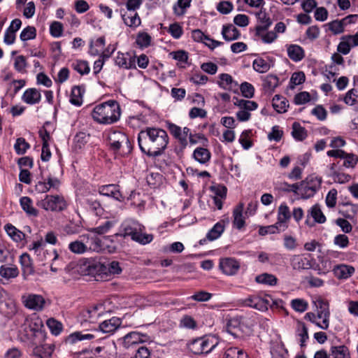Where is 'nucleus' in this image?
<instances>
[{"label": "nucleus", "instance_id": "nucleus-1", "mask_svg": "<svg viewBox=\"0 0 358 358\" xmlns=\"http://www.w3.org/2000/svg\"><path fill=\"white\" fill-rule=\"evenodd\" d=\"M169 138L166 131L157 127H146L141 130L138 142L141 151L150 157L162 155L167 147Z\"/></svg>", "mask_w": 358, "mask_h": 358}, {"label": "nucleus", "instance_id": "nucleus-2", "mask_svg": "<svg viewBox=\"0 0 358 358\" xmlns=\"http://www.w3.org/2000/svg\"><path fill=\"white\" fill-rule=\"evenodd\" d=\"M121 110L119 103L115 100L96 105L91 113L93 120L99 124H111L120 117Z\"/></svg>", "mask_w": 358, "mask_h": 358}, {"label": "nucleus", "instance_id": "nucleus-3", "mask_svg": "<svg viewBox=\"0 0 358 358\" xmlns=\"http://www.w3.org/2000/svg\"><path fill=\"white\" fill-rule=\"evenodd\" d=\"M121 229V236L124 238L129 236L131 240L142 245L149 243L153 239L152 234L143 233L144 226L135 220L125 221L122 224Z\"/></svg>", "mask_w": 358, "mask_h": 358}, {"label": "nucleus", "instance_id": "nucleus-4", "mask_svg": "<svg viewBox=\"0 0 358 358\" xmlns=\"http://www.w3.org/2000/svg\"><path fill=\"white\" fill-rule=\"evenodd\" d=\"M214 336H206L192 340L187 344L188 350L194 355L208 354L218 344Z\"/></svg>", "mask_w": 358, "mask_h": 358}, {"label": "nucleus", "instance_id": "nucleus-5", "mask_svg": "<svg viewBox=\"0 0 358 358\" xmlns=\"http://www.w3.org/2000/svg\"><path fill=\"white\" fill-rule=\"evenodd\" d=\"M103 305L97 304L83 308L77 317L78 322L83 328H87L89 324H95L103 315Z\"/></svg>", "mask_w": 358, "mask_h": 358}, {"label": "nucleus", "instance_id": "nucleus-6", "mask_svg": "<svg viewBox=\"0 0 358 358\" xmlns=\"http://www.w3.org/2000/svg\"><path fill=\"white\" fill-rule=\"evenodd\" d=\"M167 128L178 142V145L175 148V152L178 156L181 157L188 145L187 138H189L190 129L186 127L181 128L171 122H167Z\"/></svg>", "mask_w": 358, "mask_h": 358}, {"label": "nucleus", "instance_id": "nucleus-7", "mask_svg": "<svg viewBox=\"0 0 358 358\" xmlns=\"http://www.w3.org/2000/svg\"><path fill=\"white\" fill-rule=\"evenodd\" d=\"M316 308L317 319H322V324H317V326L322 329H327L329 327V303L327 299L322 297L317 298L314 301Z\"/></svg>", "mask_w": 358, "mask_h": 358}, {"label": "nucleus", "instance_id": "nucleus-8", "mask_svg": "<svg viewBox=\"0 0 358 358\" xmlns=\"http://www.w3.org/2000/svg\"><path fill=\"white\" fill-rule=\"evenodd\" d=\"M322 179L310 176L301 182V198L308 199L313 196L321 187Z\"/></svg>", "mask_w": 358, "mask_h": 358}, {"label": "nucleus", "instance_id": "nucleus-9", "mask_svg": "<svg viewBox=\"0 0 358 358\" xmlns=\"http://www.w3.org/2000/svg\"><path fill=\"white\" fill-rule=\"evenodd\" d=\"M108 141L110 148L114 152L119 151L122 145H126L129 150L131 149L129 139L123 132L119 131H111L108 135Z\"/></svg>", "mask_w": 358, "mask_h": 358}, {"label": "nucleus", "instance_id": "nucleus-10", "mask_svg": "<svg viewBox=\"0 0 358 358\" xmlns=\"http://www.w3.org/2000/svg\"><path fill=\"white\" fill-rule=\"evenodd\" d=\"M22 303L28 309L41 311L45 305V299L42 295L27 294L22 296Z\"/></svg>", "mask_w": 358, "mask_h": 358}, {"label": "nucleus", "instance_id": "nucleus-11", "mask_svg": "<svg viewBox=\"0 0 358 358\" xmlns=\"http://www.w3.org/2000/svg\"><path fill=\"white\" fill-rule=\"evenodd\" d=\"M241 304L244 306L254 308L261 311H266L268 310L270 301L267 298H262L257 295L249 296L245 299L241 301Z\"/></svg>", "mask_w": 358, "mask_h": 358}, {"label": "nucleus", "instance_id": "nucleus-12", "mask_svg": "<svg viewBox=\"0 0 358 358\" xmlns=\"http://www.w3.org/2000/svg\"><path fill=\"white\" fill-rule=\"evenodd\" d=\"M327 219L322 213L319 204L313 205L307 211V219L306 224L313 227L315 223L323 224L326 222Z\"/></svg>", "mask_w": 358, "mask_h": 358}, {"label": "nucleus", "instance_id": "nucleus-13", "mask_svg": "<svg viewBox=\"0 0 358 358\" xmlns=\"http://www.w3.org/2000/svg\"><path fill=\"white\" fill-rule=\"evenodd\" d=\"M66 206V201L62 195H46V210L59 212L64 210Z\"/></svg>", "mask_w": 358, "mask_h": 358}, {"label": "nucleus", "instance_id": "nucleus-14", "mask_svg": "<svg viewBox=\"0 0 358 358\" xmlns=\"http://www.w3.org/2000/svg\"><path fill=\"white\" fill-rule=\"evenodd\" d=\"M220 268L228 275H235L240 268V263L234 258L227 257L220 261Z\"/></svg>", "mask_w": 358, "mask_h": 358}, {"label": "nucleus", "instance_id": "nucleus-15", "mask_svg": "<svg viewBox=\"0 0 358 358\" xmlns=\"http://www.w3.org/2000/svg\"><path fill=\"white\" fill-rule=\"evenodd\" d=\"M99 193L101 195L112 197L117 201L123 200L122 193L120 191L119 186L114 184L101 185L99 187Z\"/></svg>", "mask_w": 358, "mask_h": 358}, {"label": "nucleus", "instance_id": "nucleus-16", "mask_svg": "<svg viewBox=\"0 0 358 358\" xmlns=\"http://www.w3.org/2000/svg\"><path fill=\"white\" fill-rule=\"evenodd\" d=\"M88 331L89 329H87L84 331H75L71 334L65 338L66 343L73 345L78 341L94 339L96 337L95 335L89 333Z\"/></svg>", "mask_w": 358, "mask_h": 358}, {"label": "nucleus", "instance_id": "nucleus-17", "mask_svg": "<svg viewBox=\"0 0 358 358\" xmlns=\"http://www.w3.org/2000/svg\"><path fill=\"white\" fill-rule=\"evenodd\" d=\"M146 335L141 334L136 331H132L123 337L122 345L125 348H129L138 345L143 342L146 338Z\"/></svg>", "mask_w": 358, "mask_h": 358}, {"label": "nucleus", "instance_id": "nucleus-18", "mask_svg": "<svg viewBox=\"0 0 358 358\" xmlns=\"http://www.w3.org/2000/svg\"><path fill=\"white\" fill-rule=\"evenodd\" d=\"M217 84L221 88L230 91H237L238 84L235 81L231 75L228 73H222L219 76Z\"/></svg>", "mask_w": 358, "mask_h": 358}, {"label": "nucleus", "instance_id": "nucleus-19", "mask_svg": "<svg viewBox=\"0 0 358 358\" xmlns=\"http://www.w3.org/2000/svg\"><path fill=\"white\" fill-rule=\"evenodd\" d=\"M115 64L120 68L129 69L134 67L135 59L132 57L128 52H117L115 59Z\"/></svg>", "mask_w": 358, "mask_h": 358}, {"label": "nucleus", "instance_id": "nucleus-20", "mask_svg": "<svg viewBox=\"0 0 358 358\" xmlns=\"http://www.w3.org/2000/svg\"><path fill=\"white\" fill-rule=\"evenodd\" d=\"M291 217V213L289 207L285 203H282L278 210L277 224L282 229V231L287 228V222Z\"/></svg>", "mask_w": 358, "mask_h": 358}, {"label": "nucleus", "instance_id": "nucleus-21", "mask_svg": "<svg viewBox=\"0 0 358 358\" xmlns=\"http://www.w3.org/2000/svg\"><path fill=\"white\" fill-rule=\"evenodd\" d=\"M292 268L296 270L308 269L312 267L310 260L300 255H294L290 258Z\"/></svg>", "mask_w": 358, "mask_h": 358}, {"label": "nucleus", "instance_id": "nucleus-22", "mask_svg": "<svg viewBox=\"0 0 358 358\" xmlns=\"http://www.w3.org/2000/svg\"><path fill=\"white\" fill-rule=\"evenodd\" d=\"M259 24L256 26L255 34H259L261 31H266L272 24L271 19L267 16L264 10H260L256 14Z\"/></svg>", "mask_w": 358, "mask_h": 358}, {"label": "nucleus", "instance_id": "nucleus-23", "mask_svg": "<svg viewBox=\"0 0 358 358\" xmlns=\"http://www.w3.org/2000/svg\"><path fill=\"white\" fill-rule=\"evenodd\" d=\"M85 88L83 85L74 86L71 89L69 101L76 106H80L83 101Z\"/></svg>", "mask_w": 358, "mask_h": 358}, {"label": "nucleus", "instance_id": "nucleus-24", "mask_svg": "<svg viewBox=\"0 0 358 358\" xmlns=\"http://www.w3.org/2000/svg\"><path fill=\"white\" fill-rule=\"evenodd\" d=\"M121 325L120 318L113 317L105 320L99 325V331L103 333L110 334L114 332Z\"/></svg>", "mask_w": 358, "mask_h": 358}, {"label": "nucleus", "instance_id": "nucleus-25", "mask_svg": "<svg viewBox=\"0 0 358 358\" xmlns=\"http://www.w3.org/2000/svg\"><path fill=\"white\" fill-rule=\"evenodd\" d=\"M121 16L124 24L130 27L136 28L140 26L141 23V18L138 14L133 11H127L124 13L121 11Z\"/></svg>", "mask_w": 358, "mask_h": 358}, {"label": "nucleus", "instance_id": "nucleus-26", "mask_svg": "<svg viewBox=\"0 0 358 358\" xmlns=\"http://www.w3.org/2000/svg\"><path fill=\"white\" fill-rule=\"evenodd\" d=\"M87 275H96L101 273H106V266L99 262L90 261L85 264Z\"/></svg>", "mask_w": 358, "mask_h": 358}, {"label": "nucleus", "instance_id": "nucleus-27", "mask_svg": "<svg viewBox=\"0 0 358 358\" xmlns=\"http://www.w3.org/2000/svg\"><path fill=\"white\" fill-rule=\"evenodd\" d=\"M334 273L336 277L340 279H346L351 276L355 272L353 266L345 264H340L336 266L333 268Z\"/></svg>", "mask_w": 358, "mask_h": 358}, {"label": "nucleus", "instance_id": "nucleus-28", "mask_svg": "<svg viewBox=\"0 0 358 358\" xmlns=\"http://www.w3.org/2000/svg\"><path fill=\"white\" fill-rule=\"evenodd\" d=\"M4 229L10 238L16 243H21L25 238V234L12 224H6Z\"/></svg>", "mask_w": 358, "mask_h": 358}, {"label": "nucleus", "instance_id": "nucleus-29", "mask_svg": "<svg viewBox=\"0 0 358 358\" xmlns=\"http://www.w3.org/2000/svg\"><path fill=\"white\" fill-rule=\"evenodd\" d=\"M222 35L226 41H231L238 39L241 34L238 29L233 24H228L223 26Z\"/></svg>", "mask_w": 358, "mask_h": 358}, {"label": "nucleus", "instance_id": "nucleus-30", "mask_svg": "<svg viewBox=\"0 0 358 358\" xmlns=\"http://www.w3.org/2000/svg\"><path fill=\"white\" fill-rule=\"evenodd\" d=\"M86 207L96 215H101L103 212L99 201L91 196H87L84 200Z\"/></svg>", "mask_w": 358, "mask_h": 358}, {"label": "nucleus", "instance_id": "nucleus-31", "mask_svg": "<svg viewBox=\"0 0 358 358\" xmlns=\"http://www.w3.org/2000/svg\"><path fill=\"white\" fill-rule=\"evenodd\" d=\"M271 62L272 60L270 59H264L262 57H258L253 61L252 66L257 72L264 73L271 69Z\"/></svg>", "mask_w": 358, "mask_h": 358}, {"label": "nucleus", "instance_id": "nucleus-32", "mask_svg": "<svg viewBox=\"0 0 358 358\" xmlns=\"http://www.w3.org/2000/svg\"><path fill=\"white\" fill-rule=\"evenodd\" d=\"M244 208V204L240 203L233 211L234 216V224L237 229H241L245 225V220L243 216V211Z\"/></svg>", "mask_w": 358, "mask_h": 358}, {"label": "nucleus", "instance_id": "nucleus-33", "mask_svg": "<svg viewBox=\"0 0 358 358\" xmlns=\"http://www.w3.org/2000/svg\"><path fill=\"white\" fill-rule=\"evenodd\" d=\"M287 55L294 62H299L305 57L303 49L298 45H290L287 48Z\"/></svg>", "mask_w": 358, "mask_h": 358}, {"label": "nucleus", "instance_id": "nucleus-34", "mask_svg": "<svg viewBox=\"0 0 358 358\" xmlns=\"http://www.w3.org/2000/svg\"><path fill=\"white\" fill-rule=\"evenodd\" d=\"M211 154L210 151L205 148L199 147L193 152V157L200 164H206L210 161Z\"/></svg>", "mask_w": 358, "mask_h": 358}, {"label": "nucleus", "instance_id": "nucleus-35", "mask_svg": "<svg viewBox=\"0 0 358 358\" xmlns=\"http://www.w3.org/2000/svg\"><path fill=\"white\" fill-rule=\"evenodd\" d=\"M41 93L38 90L34 88H30L24 92L22 99L29 104H34L41 100Z\"/></svg>", "mask_w": 358, "mask_h": 358}, {"label": "nucleus", "instance_id": "nucleus-36", "mask_svg": "<svg viewBox=\"0 0 358 358\" xmlns=\"http://www.w3.org/2000/svg\"><path fill=\"white\" fill-rule=\"evenodd\" d=\"M287 103V100L280 95H275L272 100L273 108L280 113L287 111V108L288 107Z\"/></svg>", "mask_w": 358, "mask_h": 358}, {"label": "nucleus", "instance_id": "nucleus-37", "mask_svg": "<svg viewBox=\"0 0 358 358\" xmlns=\"http://www.w3.org/2000/svg\"><path fill=\"white\" fill-rule=\"evenodd\" d=\"M19 274V271L15 266L2 265L0 267V275L6 279L16 278Z\"/></svg>", "mask_w": 358, "mask_h": 358}, {"label": "nucleus", "instance_id": "nucleus-38", "mask_svg": "<svg viewBox=\"0 0 358 358\" xmlns=\"http://www.w3.org/2000/svg\"><path fill=\"white\" fill-rule=\"evenodd\" d=\"M20 262L22 267L23 275L24 276L31 275L34 273V268L31 264L30 256L24 253L20 256Z\"/></svg>", "mask_w": 358, "mask_h": 358}, {"label": "nucleus", "instance_id": "nucleus-39", "mask_svg": "<svg viewBox=\"0 0 358 358\" xmlns=\"http://www.w3.org/2000/svg\"><path fill=\"white\" fill-rule=\"evenodd\" d=\"M224 230V224L223 222H217L213 227L208 232L206 238L209 241H214L218 238Z\"/></svg>", "mask_w": 358, "mask_h": 358}, {"label": "nucleus", "instance_id": "nucleus-40", "mask_svg": "<svg viewBox=\"0 0 358 358\" xmlns=\"http://www.w3.org/2000/svg\"><path fill=\"white\" fill-rule=\"evenodd\" d=\"M234 105L237 106L239 108V109L248 111L249 113L250 111L256 110L258 107L257 103L254 101L239 99H236V101H234Z\"/></svg>", "mask_w": 358, "mask_h": 358}, {"label": "nucleus", "instance_id": "nucleus-41", "mask_svg": "<svg viewBox=\"0 0 358 358\" xmlns=\"http://www.w3.org/2000/svg\"><path fill=\"white\" fill-rule=\"evenodd\" d=\"M46 326L49 328L51 334L56 336L59 335L64 329L62 323L53 317L46 320Z\"/></svg>", "mask_w": 358, "mask_h": 358}, {"label": "nucleus", "instance_id": "nucleus-42", "mask_svg": "<svg viewBox=\"0 0 358 358\" xmlns=\"http://www.w3.org/2000/svg\"><path fill=\"white\" fill-rule=\"evenodd\" d=\"M292 135L295 140L301 141L307 137V132L299 123L294 122L292 124Z\"/></svg>", "mask_w": 358, "mask_h": 358}, {"label": "nucleus", "instance_id": "nucleus-43", "mask_svg": "<svg viewBox=\"0 0 358 358\" xmlns=\"http://www.w3.org/2000/svg\"><path fill=\"white\" fill-rule=\"evenodd\" d=\"M348 355V350L345 345L332 346L329 358H346Z\"/></svg>", "mask_w": 358, "mask_h": 358}, {"label": "nucleus", "instance_id": "nucleus-44", "mask_svg": "<svg viewBox=\"0 0 358 358\" xmlns=\"http://www.w3.org/2000/svg\"><path fill=\"white\" fill-rule=\"evenodd\" d=\"M191 2L192 0H178L173 7L174 14L177 16L183 15L186 9L190 7Z\"/></svg>", "mask_w": 358, "mask_h": 358}, {"label": "nucleus", "instance_id": "nucleus-45", "mask_svg": "<svg viewBox=\"0 0 358 358\" xmlns=\"http://www.w3.org/2000/svg\"><path fill=\"white\" fill-rule=\"evenodd\" d=\"M255 280L258 283L273 286L277 284L278 279L274 275L264 273L256 276Z\"/></svg>", "mask_w": 358, "mask_h": 358}, {"label": "nucleus", "instance_id": "nucleus-46", "mask_svg": "<svg viewBox=\"0 0 358 358\" xmlns=\"http://www.w3.org/2000/svg\"><path fill=\"white\" fill-rule=\"evenodd\" d=\"M69 249L75 254H83L88 250V245L84 242L76 240L69 243Z\"/></svg>", "mask_w": 358, "mask_h": 358}, {"label": "nucleus", "instance_id": "nucleus-47", "mask_svg": "<svg viewBox=\"0 0 358 358\" xmlns=\"http://www.w3.org/2000/svg\"><path fill=\"white\" fill-rule=\"evenodd\" d=\"M71 67L81 75L88 74L90 66L88 62L84 60H76L71 63Z\"/></svg>", "mask_w": 358, "mask_h": 358}, {"label": "nucleus", "instance_id": "nucleus-48", "mask_svg": "<svg viewBox=\"0 0 358 358\" xmlns=\"http://www.w3.org/2000/svg\"><path fill=\"white\" fill-rule=\"evenodd\" d=\"M22 209L29 215L36 216L37 210L32 206V201L28 196H23L20 200Z\"/></svg>", "mask_w": 358, "mask_h": 358}, {"label": "nucleus", "instance_id": "nucleus-49", "mask_svg": "<svg viewBox=\"0 0 358 358\" xmlns=\"http://www.w3.org/2000/svg\"><path fill=\"white\" fill-rule=\"evenodd\" d=\"M64 25L58 21H53L50 24V34L54 38H59L63 35Z\"/></svg>", "mask_w": 358, "mask_h": 358}, {"label": "nucleus", "instance_id": "nucleus-50", "mask_svg": "<svg viewBox=\"0 0 358 358\" xmlns=\"http://www.w3.org/2000/svg\"><path fill=\"white\" fill-rule=\"evenodd\" d=\"M296 334L299 337H300V343L301 346L303 347L305 346V343L307 339H308V329L306 327L305 324L299 322H298V327L296 329Z\"/></svg>", "mask_w": 358, "mask_h": 358}, {"label": "nucleus", "instance_id": "nucleus-51", "mask_svg": "<svg viewBox=\"0 0 358 358\" xmlns=\"http://www.w3.org/2000/svg\"><path fill=\"white\" fill-rule=\"evenodd\" d=\"M242 317H234L229 320L227 331L232 335L237 336L236 329H240Z\"/></svg>", "mask_w": 358, "mask_h": 358}, {"label": "nucleus", "instance_id": "nucleus-52", "mask_svg": "<svg viewBox=\"0 0 358 358\" xmlns=\"http://www.w3.org/2000/svg\"><path fill=\"white\" fill-rule=\"evenodd\" d=\"M327 26L334 34H339L344 31L345 25L343 23V20L330 22L327 24Z\"/></svg>", "mask_w": 358, "mask_h": 358}, {"label": "nucleus", "instance_id": "nucleus-53", "mask_svg": "<svg viewBox=\"0 0 358 358\" xmlns=\"http://www.w3.org/2000/svg\"><path fill=\"white\" fill-rule=\"evenodd\" d=\"M151 42L150 36L145 32H139L136 36V43L141 48H146L150 45Z\"/></svg>", "mask_w": 358, "mask_h": 358}, {"label": "nucleus", "instance_id": "nucleus-54", "mask_svg": "<svg viewBox=\"0 0 358 358\" xmlns=\"http://www.w3.org/2000/svg\"><path fill=\"white\" fill-rule=\"evenodd\" d=\"M292 308L299 313L305 312L308 308V303L302 299H295L291 301Z\"/></svg>", "mask_w": 358, "mask_h": 358}, {"label": "nucleus", "instance_id": "nucleus-55", "mask_svg": "<svg viewBox=\"0 0 358 358\" xmlns=\"http://www.w3.org/2000/svg\"><path fill=\"white\" fill-rule=\"evenodd\" d=\"M281 230L282 231V229L280 227V226L277 224V223H275V224L272 225L260 227L259 229V234L261 236H265L266 234H273L279 232Z\"/></svg>", "mask_w": 358, "mask_h": 358}, {"label": "nucleus", "instance_id": "nucleus-56", "mask_svg": "<svg viewBox=\"0 0 358 358\" xmlns=\"http://www.w3.org/2000/svg\"><path fill=\"white\" fill-rule=\"evenodd\" d=\"M353 47L350 40L344 39V36L341 38V41L337 46V51L343 55H348Z\"/></svg>", "mask_w": 358, "mask_h": 358}, {"label": "nucleus", "instance_id": "nucleus-57", "mask_svg": "<svg viewBox=\"0 0 358 358\" xmlns=\"http://www.w3.org/2000/svg\"><path fill=\"white\" fill-rule=\"evenodd\" d=\"M240 90L244 97L248 99L253 97L255 88L250 83L248 82L243 83L240 86Z\"/></svg>", "mask_w": 358, "mask_h": 358}, {"label": "nucleus", "instance_id": "nucleus-58", "mask_svg": "<svg viewBox=\"0 0 358 358\" xmlns=\"http://www.w3.org/2000/svg\"><path fill=\"white\" fill-rule=\"evenodd\" d=\"M29 148V143L23 138H17L14 145L15 150L18 155H23Z\"/></svg>", "mask_w": 358, "mask_h": 358}, {"label": "nucleus", "instance_id": "nucleus-59", "mask_svg": "<svg viewBox=\"0 0 358 358\" xmlns=\"http://www.w3.org/2000/svg\"><path fill=\"white\" fill-rule=\"evenodd\" d=\"M265 31H261L259 34H255L256 36L261 38L263 43H271L277 38L278 36L275 32L271 31L265 33Z\"/></svg>", "mask_w": 358, "mask_h": 358}, {"label": "nucleus", "instance_id": "nucleus-60", "mask_svg": "<svg viewBox=\"0 0 358 358\" xmlns=\"http://www.w3.org/2000/svg\"><path fill=\"white\" fill-rule=\"evenodd\" d=\"M113 226V222L106 221L103 224H101L97 227L92 228L89 231L90 232L101 235L107 233Z\"/></svg>", "mask_w": 358, "mask_h": 358}, {"label": "nucleus", "instance_id": "nucleus-61", "mask_svg": "<svg viewBox=\"0 0 358 358\" xmlns=\"http://www.w3.org/2000/svg\"><path fill=\"white\" fill-rule=\"evenodd\" d=\"M20 37L24 41L34 38L36 37V29L34 27H27L22 31Z\"/></svg>", "mask_w": 358, "mask_h": 358}, {"label": "nucleus", "instance_id": "nucleus-62", "mask_svg": "<svg viewBox=\"0 0 358 358\" xmlns=\"http://www.w3.org/2000/svg\"><path fill=\"white\" fill-rule=\"evenodd\" d=\"M180 326L186 329H194L196 328V322L189 315L184 316L180 322Z\"/></svg>", "mask_w": 358, "mask_h": 358}, {"label": "nucleus", "instance_id": "nucleus-63", "mask_svg": "<svg viewBox=\"0 0 358 358\" xmlns=\"http://www.w3.org/2000/svg\"><path fill=\"white\" fill-rule=\"evenodd\" d=\"M283 242L284 247L288 250H294L298 246L296 239L292 236L285 235Z\"/></svg>", "mask_w": 358, "mask_h": 358}, {"label": "nucleus", "instance_id": "nucleus-64", "mask_svg": "<svg viewBox=\"0 0 358 358\" xmlns=\"http://www.w3.org/2000/svg\"><path fill=\"white\" fill-rule=\"evenodd\" d=\"M357 91L355 89H352L350 90H349L346 93V94L343 99L344 102L349 106H352V105L355 104L357 101V98L358 97V95L357 94Z\"/></svg>", "mask_w": 358, "mask_h": 358}]
</instances>
